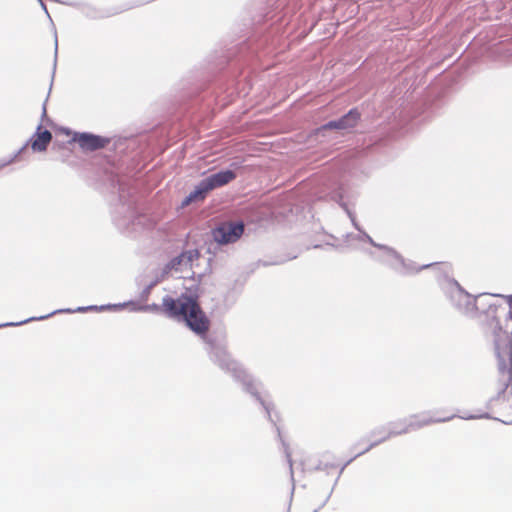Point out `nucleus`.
<instances>
[{
	"instance_id": "obj_1",
	"label": "nucleus",
	"mask_w": 512,
	"mask_h": 512,
	"mask_svg": "<svg viewBox=\"0 0 512 512\" xmlns=\"http://www.w3.org/2000/svg\"><path fill=\"white\" fill-rule=\"evenodd\" d=\"M495 353L498 360V377L492 383L495 397L491 398L489 408L496 419L503 423H512V337L499 328L495 332Z\"/></svg>"
},
{
	"instance_id": "obj_2",
	"label": "nucleus",
	"mask_w": 512,
	"mask_h": 512,
	"mask_svg": "<svg viewBox=\"0 0 512 512\" xmlns=\"http://www.w3.org/2000/svg\"><path fill=\"white\" fill-rule=\"evenodd\" d=\"M162 305L170 317H182L194 332L205 334L209 330L210 322L193 298L186 295L178 299L165 297Z\"/></svg>"
},
{
	"instance_id": "obj_3",
	"label": "nucleus",
	"mask_w": 512,
	"mask_h": 512,
	"mask_svg": "<svg viewBox=\"0 0 512 512\" xmlns=\"http://www.w3.org/2000/svg\"><path fill=\"white\" fill-rule=\"evenodd\" d=\"M499 308L500 305L493 295L482 294L476 297L469 294L459 295L458 309L467 317L475 318L484 315L491 320H496Z\"/></svg>"
},
{
	"instance_id": "obj_4",
	"label": "nucleus",
	"mask_w": 512,
	"mask_h": 512,
	"mask_svg": "<svg viewBox=\"0 0 512 512\" xmlns=\"http://www.w3.org/2000/svg\"><path fill=\"white\" fill-rule=\"evenodd\" d=\"M236 177L235 173L231 170L220 171L212 174L203 179L183 201L182 205L187 206L190 203L198 200H204L207 193L211 190L224 186L231 182Z\"/></svg>"
},
{
	"instance_id": "obj_5",
	"label": "nucleus",
	"mask_w": 512,
	"mask_h": 512,
	"mask_svg": "<svg viewBox=\"0 0 512 512\" xmlns=\"http://www.w3.org/2000/svg\"><path fill=\"white\" fill-rule=\"evenodd\" d=\"M454 418V415H447L442 417H434L430 415L429 413H421V414H414L411 415L409 418L403 420L400 423V427L396 430H393L389 433L388 437L406 434L411 431L419 430L423 427L437 424V423H443L450 421Z\"/></svg>"
},
{
	"instance_id": "obj_6",
	"label": "nucleus",
	"mask_w": 512,
	"mask_h": 512,
	"mask_svg": "<svg viewBox=\"0 0 512 512\" xmlns=\"http://www.w3.org/2000/svg\"><path fill=\"white\" fill-rule=\"evenodd\" d=\"M244 232L242 222H224L212 231L213 239L220 244L237 241Z\"/></svg>"
},
{
	"instance_id": "obj_7",
	"label": "nucleus",
	"mask_w": 512,
	"mask_h": 512,
	"mask_svg": "<svg viewBox=\"0 0 512 512\" xmlns=\"http://www.w3.org/2000/svg\"><path fill=\"white\" fill-rule=\"evenodd\" d=\"M360 119V114L356 110L349 111L345 116L337 121H330L325 124L322 129H339L345 130L349 128H353L356 126L358 120Z\"/></svg>"
},
{
	"instance_id": "obj_8",
	"label": "nucleus",
	"mask_w": 512,
	"mask_h": 512,
	"mask_svg": "<svg viewBox=\"0 0 512 512\" xmlns=\"http://www.w3.org/2000/svg\"><path fill=\"white\" fill-rule=\"evenodd\" d=\"M74 140L80 145L81 148L89 151L103 148L106 143L103 138L86 133L76 135Z\"/></svg>"
},
{
	"instance_id": "obj_9",
	"label": "nucleus",
	"mask_w": 512,
	"mask_h": 512,
	"mask_svg": "<svg viewBox=\"0 0 512 512\" xmlns=\"http://www.w3.org/2000/svg\"><path fill=\"white\" fill-rule=\"evenodd\" d=\"M51 139L52 134L48 130L37 132L32 140L31 148L34 151H44L51 142Z\"/></svg>"
},
{
	"instance_id": "obj_10",
	"label": "nucleus",
	"mask_w": 512,
	"mask_h": 512,
	"mask_svg": "<svg viewBox=\"0 0 512 512\" xmlns=\"http://www.w3.org/2000/svg\"><path fill=\"white\" fill-rule=\"evenodd\" d=\"M198 256L197 251H187L180 254L171 260L170 266L174 269H179L180 266L185 265L191 267V263L195 257Z\"/></svg>"
},
{
	"instance_id": "obj_11",
	"label": "nucleus",
	"mask_w": 512,
	"mask_h": 512,
	"mask_svg": "<svg viewBox=\"0 0 512 512\" xmlns=\"http://www.w3.org/2000/svg\"><path fill=\"white\" fill-rule=\"evenodd\" d=\"M434 265H441L443 266L445 269H448V270H451V264L448 263V262H439V263H432V264H427V265H424L423 268H429V267H432Z\"/></svg>"
},
{
	"instance_id": "obj_12",
	"label": "nucleus",
	"mask_w": 512,
	"mask_h": 512,
	"mask_svg": "<svg viewBox=\"0 0 512 512\" xmlns=\"http://www.w3.org/2000/svg\"><path fill=\"white\" fill-rule=\"evenodd\" d=\"M375 444H370V446L366 449V451H368L369 449H371Z\"/></svg>"
},
{
	"instance_id": "obj_13",
	"label": "nucleus",
	"mask_w": 512,
	"mask_h": 512,
	"mask_svg": "<svg viewBox=\"0 0 512 512\" xmlns=\"http://www.w3.org/2000/svg\"><path fill=\"white\" fill-rule=\"evenodd\" d=\"M509 302L512 305V296L510 297Z\"/></svg>"
}]
</instances>
